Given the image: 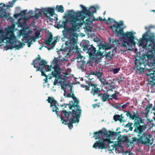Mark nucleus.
Instances as JSON below:
<instances>
[{
	"label": "nucleus",
	"instance_id": "nucleus-44",
	"mask_svg": "<svg viewBox=\"0 0 155 155\" xmlns=\"http://www.w3.org/2000/svg\"><path fill=\"white\" fill-rule=\"evenodd\" d=\"M40 35V32L38 31H36L35 33V35L36 38H38L39 37V36Z\"/></svg>",
	"mask_w": 155,
	"mask_h": 155
},
{
	"label": "nucleus",
	"instance_id": "nucleus-38",
	"mask_svg": "<svg viewBox=\"0 0 155 155\" xmlns=\"http://www.w3.org/2000/svg\"><path fill=\"white\" fill-rule=\"evenodd\" d=\"M120 123L124 122L126 121L127 119H125L124 118V117L123 116V114H121L120 115Z\"/></svg>",
	"mask_w": 155,
	"mask_h": 155
},
{
	"label": "nucleus",
	"instance_id": "nucleus-60",
	"mask_svg": "<svg viewBox=\"0 0 155 155\" xmlns=\"http://www.w3.org/2000/svg\"><path fill=\"white\" fill-rule=\"evenodd\" d=\"M118 80H119V81H118V83L120 84V81H123V80H122V78L121 77H120L119 79H118Z\"/></svg>",
	"mask_w": 155,
	"mask_h": 155
},
{
	"label": "nucleus",
	"instance_id": "nucleus-37",
	"mask_svg": "<svg viewBox=\"0 0 155 155\" xmlns=\"http://www.w3.org/2000/svg\"><path fill=\"white\" fill-rule=\"evenodd\" d=\"M117 94L115 93L114 94L111 96H110V100H112L114 99V100H117L118 99L117 98Z\"/></svg>",
	"mask_w": 155,
	"mask_h": 155
},
{
	"label": "nucleus",
	"instance_id": "nucleus-36",
	"mask_svg": "<svg viewBox=\"0 0 155 155\" xmlns=\"http://www.w3.org/2000/svg\"><path fill=\"white\" fill-rule=\"evenodd\" d=\"M119 40H117L116 39H112V41H110V43L112 42L113 45H114L115 44H119Z\"/></svg>",
	"mask_w": 155,
	"mask_h": 155
},
{
	"label": "nucleus",
	"instance_id": "nucleus-26",
	"mask_svg": "<svg viewBox=\"0 0 155 155\" xmlns=\"http://www.w3.org/2000/svg\"><path fill=\"white\" fill-rule=\"evenodd\" d=\"M91 74L93 75H95L97 77V78L99 79V78H101V77L103 74L102 72H94V71H91Z\"/></svg>",
	"mask_w": 155,
	"mask_h": 155
},
{
	"label": "nucleus",
	"instance_id": "nucleus-27",
	"mask_svg": "<svg viewBox=\"0 0 155 155\" xmlns=\"http://www.w3.org/2000/svg\"><path fill=\"white\" fill-rule=\"evenodd\" d=\"M53 39V35L51 33H50L49 36L48 40L45 41V42L46 44L48 45H51L52 44V41Z\"/></svg>",
	"mask_w": 155,
	"mask_h": 155
},
{
	"label": "nucleus",
	"instance_id": "nucleus-22",
	"mask_svg": "<svg viewBox=\"0 0 155 155\" xmlns=\"http://www.w3.org/2000/svg\"><path fill=\"white\" fill-rule=\"evenodd\" d=\"M2 5V7L0 6V18L6 17V10L3 8V7L6 6L5 4H0V5Z\"/></svg>",
	"mask_w": 155,
	"mask_h": 155
},
{
	"label": "nucleus",
	"instance_id": "nucleus-29",
	"mask_svg": "<svg viewBox=\"0 0 155 155\" xmlns=\"http://www.w3.org/2000/svg\"><path fill=\"white\" fill-rule=\"evenodd\" d=\"M55 9L58 12L61 13L64 12V8L62 5H57L56 6Z\"/></svg>",
	"mask_w": 155,
	"mask_h": 155
},
{
	"label": "nucleus",
	"instance_id": "nucleus-20",
	"mask_svg": "<svg viewBox=\"0 0 155 155\" xmlns=\"http://www.w3.org/2000/svg\"><path fill=\"white\" fill-rule=\"evenodd\" d=\"M54 9L52 8H48L42 9L41 11L44 12V14L47 16V13L50 14L51 16H52L54 14Z\"/></svg>",
	"mask_w": 155,
	"mask_h": 155
},
{
	"label": "nucleus",
	"instance_id": "nucleus-28",
	"mask_svg": "<svg viewBox=\"0 0 155 155\" xmlns=\"http://www.w3.org/2000/svg\"><path fill=\"white\" fill-rule=\"evenodd\" d=\"M85 24L86 26L84 28L85 30H86L87 31L91 32L92 27L91 26L90 23L86 22Z\"/></svg>",
	"mask_w": 155,
	"mask_h": 155
},
{
	"label": "nucleus",
	"instance_id": "nucleus-55",
	"mask_svg": "<svg viewBox=\"0 0 155 155\" xmlns=\"http://www.w3.org/2000/svg\"><path fill=\"white\" fill-rule=\"evenodd\" d=\"M71 97L73 99H74L76 98L75 97V95H74V94H71Z\"/></svg>",
	"mask_w": 155,
	"mask_h": 155
},
{
	"label": "nucleus",
	"instance_id": "nucleus-33",
	"mask_svg": "<svg viewBox=\"0 0 155 155\" xmlns=\"http://www.w3.org/2000/svg\"><path fill=\"white\" fill-rule=\"evenodd\" d=\"M120 115L119 114H116L114 116L113 119L115 121H119L120 122Z\"/></svg>",
	"mask_w": 155,
	"mask_h": 155
},
{
	"label": "nucleus",
	"instance_id": "nucleus-47",
	"mask_svg": "<svg viewBox=\"0 0 155 155\" xmlns=\"http://www.w3.org/2000/svg\"><path fill=\"white\" fill-rule=\"evenodd\" d=\"M152 107V104H149L147 106L146 108V109L147 111H149L150 110V109Z\"/></svg>",
	"mask_w": 155,
	"mask_h": 155
},
{
	"label": "nucleus",
	"instance_id": "nucleus-61",
	"mask_svg": "<svg viewBox=\"0 0 155 155\" xmlns=\"http://www.w3.org/2000/svg\"><path fill=\"white\" fill-rule=\"evenodd\" d=\"M67 92L65 91H64V95L65 96V97H66V96L67 94Z\"/></svg>",
	"mask_w": 155,
	"mask_h": 155
},
{
	"label": "nucleus",
	"instance_id": "nucleus-8",
	"mask_svg": "<svg viewBox=\"0 0 155 155\" xmlns=\"http://www.w3.org/2000/svg\"><path fill=\"white\" fill-rule=\"evenodd\" d=\"M4 31L0 28V44L6 40V43L12 44L16 42V38L14 35L13 31L9 28L5 35H3Z\"/></svg>",
	"mask_w": 155,
	"mask_h": 155
},
{
	"label": "nucleus",
	"instance_id": "nucleus-54",
	"mask_svg": "<svg viewBox=\"0 0 155 155\" xmlns=\"http://www.w3.org/2000/svg\"><path fill=\"white\" fill-rule=\"evenodd\" d=\"M70 103L69 104H64V105H65L64 108L66 107L67 106H68L69 107V108L70 109V106L71 105L70 104Z\"/></svg>",
	"mask_w": 155,
	"mask_h": 155
},
{
	"label": "nucleus",
	"instance_id": "nucleus-64",
	"mask_svg": "<svg viewBox=\"0 0 155 155\" xmlns=\"http://www.w3.org/2000/svg\"><path fill=\"white\" fill-rule=\"evenodd\" d=\"M98 38H94V41L95 42H98Z\"/></svg>",
	"mask_w": 155,
	"mask_h": 155
},
{
	"label": "nucleus",
	"instance_id": "nucleus-13",
	"mask_svg": "<svg viewBox=\"0 0 155 155\" xmlns=\"http://www.w3.org/2000/svg\"><path fill=\"white\" fill-rule=\"evenodd\" d=\"M86 82L90 86H91V89L90 91L91 93L93 96L97 95L98 96L101 93V88L98 87V85L93 83L91 81H87Z\"/></svg>",
	"mask_w": 155,
	"mask_h": 155
},
{
	"label": "nucleus",
	"instance_id": "nucleus-51",
	"mask_svg": "<svg viewBox=\"0 0 155 155\" xmlns=\"http://www.w3.org/2000/svg\"><path fill=\"white\" fill-rule=\"evenodd\" d=\"M86 90H88V91H89L90 90V88L91 87V86H90L88 84V86H86Z\"/></svg>",
	"mask_w": 155,
	"mask_h": 155
},
{
	"label": "nucleus",
	"instance_id": "nucleus-12",
	"mask_svg": "<svg viewBox=\"0 0 155 155\" xmlns=\"http://www.w3.org/2000/svg\"><path fill=\"white\" fill-rule=\"evenodd\" d=\"M152 136L147 132H144L140 136L139 139L141 144H148L151 142Z\"/></svg>",
	"mask_w": 155,
	"mask_h": 155
},
{
	"label": "nucleus",
	"instance_id": "nucleus-21",
	"mask_svg": "<svg viewBox=\"0 0 155 155\" xmlns=\"http://www.w3.org/2000/svg\"><path fill=\"white\" fill-rule=\"evenodd\" d=\"M99 97H101V99L103 102H105L107 101H109L110 100V95L107 92L104 93L103 94L101 93L98 95Z\"/></svg>",
	"mask_w": 155,
	"mask_h": 155
},
{
	"label": "nucleus",
	"instance_id": "nucleus-11",
	"mask_svg": "<svg viewBox=\"0 0 155 155\" xmlns=\"http://www.w3.org/2000/svg\"><path fill=\"white\" fill-rule=\"evenodd\" d=\"M62 112H63L65 117L66 118L68 119V120L70 119H75L77 115L81 116V114H79L77 111H75V110H72V111L67 112L66 110L63 109V110L62 111H60L59 113L61 114V117L62 116Z\"/></svg>",
	"mask_w": 155,
	"mask_h": 155
},
{
	"label": "nucleus",
	"instance_id": "nucleus-43",
	"mask_svg": "<svg viewBox=\"0 0 155 155\" xmlns=\"http://www.w3.org/2000/svg\"><path fill=\"white\" fill-rule=\"evenodd\" d=\"M120 70V68H114V69H113V70L114 73V74H116Z\"/></svg>",
	"mask_w": 155,
	"mask_h": 155
},
{
	"label": "nucleus",
	"instance_id": "nucleus-41",
	"mask_svg": "<svg viewBox=\"0 0 155 155\" xmlns=\"http://www.w3.org/2000/svg\"><path fill=\"white\" fill-rule=\"evenodd\" d=\"M147 120L148 121L147 122L148 124L149 122H150L152 124V126L151 127H153L154 126H155V125H154L153 123V120L152 119L151 120L150 119L147 118Z\"/></svg>",
	"mask_w": 155,
	"mask_h": 155
},
{
	"label": "nucleus",
	"instance_id": "nucleus-31",
	"mask_svg": "<svg viewBox=\"0 0 155 155\" xmlns=\"http://www.w3.org/2000/svg\"><path fill=\"white\" fill-rule=\"evenodd\" d=\"M99 80L101 84L104 85H107L109 84L108 82L104 78H99Z\"/></svg>",
	"mask_w": 155,
	"mask_h": 155
},
{
	"label": "nucleus",
	"instance_id": "nucleus-1",
	"mask_svg": "<svg viewBox=\"0 0 155 155\" xmlns=\"http://www.w3.org/2000/svg\"><path fill=\"white\" fill-rule=\"evenodd\" d=\"M80 27L81 26L78 23L76 24L74 21L71 22L68 18L65 21H62L61 24L59 23L57 25L58 28H64V30L62 31L64 37L69 40L65 43L67 47L64 49V52L68 51L65 56L67 58L69 57L73 53H79L80 49L77 46V39L74 37L76 36V32L79 29Z\"/></svg>",
	"mask_w": 155,
	"mask_h": 155
},
{
	"label": "nucleus",
	"instance_id": "nucleus-32",
	"mask_svg": "<svg viewBox=\"0 0 155 155\" xmlns=\"http://www.w3.org/2000/svg\"><path fill=\"white\" fill-rule=\"evenodd\" d=\"M133 124L132 122L128 123L125 126V127H128L129 130L132 131L133 130V127L132 126Z\"/></svg>",
	"mask_w": 155,
	"mask_h": 155
},
{
	"label": "nucleus",
	"instance_id": "nucleus-46",
	"mask_svg": "<svg viewBox=\"0 0 155 155\" xmlns=\"http://www.w3.org/2000/svg\"><path fill=\"white\" fill-rule=\"evenodd\" d=\"M144 41V40L141 39V40H140L139 41V45L140 46H142L143 45Z\"/></svg>",
	"mask_w": 155,
	"mask_h": 155
},
{
	"label": "nucleus",
	"instance_id": "nucleus-57",
	"mask_svg": "<svg viewBox=\"0 0 155 155\" xmlns=\"http://www.w3.org/2000/svg\"><path fill=\"white\" fill-rule=\"evenodd\" d=\"M110 88H109V89H108V90H107L106 92L107 93V92L109 91H113V89L112 87H110Z\"/></svg>",
	"mask_w": 155,
	"mask_h": 155
},
{
	"label": "nucleus",
	"instance_id": "nucleus-19",
	"mask_svg": "<svg viewBox=\"0 0 155 155\" xmlns=\"http://www.w3.org/2000/svg\"><path fill=\"white\" fill-rule=\"evenodd\" d=\"M21 34L23 35H24L23 38L22 39V41L25 43H28V47H30L31 44L32 42L31 41H30V40L28 39V34L27 33L25 32V31L24 30H23L21 31Z\"/></svg>",
	"mask_w": 155,
	"mask_h": 155
},
{
	"label": "nucleus",
	"instance_id": "nucleus-15",
	"mask_svg": "<svg viewBox=\"0 0 155 155\" xmlns=\"http://www.w3.org/2000/svg\"><path fill=\"white\" fill-rule=\"evenodd\" d=\"M61 61V60L59 59L58 58H55L53 60L52 62L53 64H55L54 67L53 68L54 69L53 71L51 73V75L54 77H56L59 74V69L58 67Z\"/></svg>",
	"mask_w": 155,
	"mask_h": 155
},
{
	"label": "nucleus",
	"instance_id": "nucleus-59",
	"mask_svg": "<svg viewBox=\"0 0 155 155\" xmlns=\"http://www.w3.org/2000/svg\"><path fill=\"white\" fill-rule=\"evenodd\" d=\"M71 93H69L68 95H67L66 97H71Z\"/></svg>",
	"mask_w": 155,
	"mask_h": 155
},
{
	"label": "nucleus",
	"instance_id": "nucleus-39",
	"mask_svg": "<svg viewBox=\"0 0 155 155\" xmlns=\"http://www.w3.org/2000/svg\"><path fill=\"white\" fill-rule=\"evenodd\" d=\"M130 104V103L129 102H127L125 104L121 106V105L122 104H120V106L123 109L125 108L128 106Z\"/></svg>",
	"mask_w": 155,
	"mask_h": 155
},
{
	"label": "nucleus",
	"instance_id": "nucleus-56",
	"mask_svg": "<svg viewBox=\"0 0 155 155\" xmlns=\"http://www.w3.org/2000/svg\"><path fill=\"white\" fill-rule=\"evenodd\" d=\"M147 57L148 59H149L150 58H152V56L151 55H147Z\"/></svg>",
	"mask_w": 155,
	"mask_h": 155
},
{
	"label": "nucleus",
	"instance_id": "nucleus-25",
	"mask_svg": "<svg viewBox=\"0 0 155 155\" xmlns=\"http://www.w3.org/2000/svg\"><path fill=\"white\" fill-rule=\"evenodd\" d=\"M88 61L86 62L85 60H82L81 61L78 65V68L81 69L82 71L85 69V66L88 63Z\"/></svg>",
	"mask_w": 155,
	"mask_h": 155
},
{
	"label": "nucleus",
	"instance_id": "nucleus-14",
	"mask_svg": "<svg viewBox=\"0 0 155 155\" xmlns=\"http://www.w3.org/2000/svg\"><path fill=\"white\" fill-rule=\"evenodd\" d=\"M80 117V116H79L78 115H77L76 117L74 119H70L69 120H68L69 123H67L68 121V120H65L64 119L63 117L62 116H61L60 117L61 120L62 121V123L66 125L67 124L68 125L69 128L70 130L72 129L73 127V123H78L79 121V118Z\"/></svg>",
	"mask_w": 155,
	"mask_h": 155
},
{
	"label": "nucleus",
	"instance_id": "nucleus-45",
	"mask_svg": "<svg viewBox=\"0 0 155 155\" xmlns=\"http://www.w3.org/2000/svg\"><path fill=\"white\" fill-rule=\"evenodd\" d=\"M27 10H24L23 11H22L21 12L19 13L20 14V15L23 16L25 15L26 14Z\"/></svg>",
	"mask_w": 155,
	"mask_h": 155
},
{
	"label": "nucleus",
	"instance_id": "nucleus-58",
	"mask_svg": "<svg viewBox=\"0 0 155 155\" xmlns=\"http://www.w3.org/2000/svg\"><path fill=\"white\" fill-rule=\"evenodd\" d=\"M110 87H112L113 89H114L116 88V86L115 85H110Z\"/></svg>",
	"mask_w": 155,
	"mask_h": 155
},
{
	"label": "nucleus",
	"instance_id": "nucleus-42",
	"mask_svg": "<svg viewBox=\"0 0 155 155\" xmlns=\"http://www.w3.org/2000/svg\"><path fill=\"white\" fill-rule=\"evenodd\" d=\"M110 135L113 136L115 135V134H117V135H119L121 133V131H119L118 132H112L110 131Z\"/></svg>",
	"mask_w": 155,
	"mask_h": 155
},
{
	"label": "nucleus",
	"instance_id": "nucleus-18",
	"mask_svg": "<svg viewBox=\"0 0 155 155\" xmlns=\"http://www.w3.org/2000/svg\"><path fill=\"white\" fill-rule=\"evenodd\" d=\"M111 146L112 147V149L110 148V149L111 150L114 149L117 153H120L123 149V146L121 145V144L119 143H116L111 145Z\"/></svg>",
	"mask_w": 155,
	"mask_h": 155
},
{
	"label": "nucleus",
	"instance_id": "nucleus-4",
	"mask_svg": "<svg viewBox=\"0 0 155 155\" xmlns=\"http://www.w3.org/2000/svg\"><path fill=\"white\" fill-rule=\"evenodd\" d=\"M124 112H126V115L130 120H134V135H136L137 137H139L144 132L147 128V125H140V124L143 123V122L142 119L138 114L137 111L131 113V111L125 110Z\"/></svg>",
	"mask_w": 155,
	"mask_h": 155
},
{
	"label": "nucleus",
	"instance_id": "nucleus-6",
	"mask_svg": "<svg viewBox=\"0 0 155 155\" xmlns=\"http://www.w3.org/2000/svg\"><path fill=\"white\" fill-rule=\"evenodd\" d=\"M83 50L88 53L90 58L93 61H96V57H101L104 53L102 52L97 51L96 48L93 46V45H90V42L87 40L83 41L81 43Z\"/></svg>",
	"mask_w": 155,
	"mask_h": 155
},
{
	"label": "nucleus",
	"instance_id": "nucleus-9",
	"mask_svg": "<svg viewBox=\"0 0 155 155\" xmlns=\"http://www.w3.org/2000/svg\"><path fill=\"white\" fill-rule=\"evenodd\" d=\"M146 74L148 77L149 83L151 85L150 88L155 90V67L149 69Z\"/></svg>",
	"mask_w": 155,
	"mask_h": 155
},
{
	"label": "nucleus",
	"instance_id": "nucleus-63",
	"mask_svg": "<svg viewBox=\"0 0 155 155\" xmlns=\"http://www.w3.org/2000/svg\"><path fill=\"white\" fill-rule=\"evenodd\" d=\"M153 48L154 50V52L155 53V42L153 46Z\"/></svg>",
	"mask_w": 155,
	"mask_h": 155
},
{
	"label": "nucleus",
	"instance_id": "nucleus-48",
	"mask_svg": "<svg viewBox=\"0 0 155 155\" xmlns=\"http://www.w3.org/2000/svg\"><path fill=\"white\" fill-rule=\"evenodd\" d=\"M107 21L109 22L110 23H113V22H114V23H116V22L113 19L110 18H109Z\"/></svg>",
	"mask_w": 155,
	"mask_h": 155
},
{
	"label": "nucleus",
	"instance_id": "nucleus-16",
	"mask_svg": "<svg viewBox=\"0 0 155 155\" xmlns=\"http://www.w3.org/2000/svg\"><path fill=\"white\" fill-rule=\"evenodd\" d=\"M48 102L50 103V107H52V111L53 112H55L57 116H60L58 113L59 109L57 107L56 104L57 103V101L55 100L53 98L48 97L47 100Z\"/></svg>",
	"mask_w": 155,
	"mask_h": 155
},
{
	"label": "nucleus",
	"instance_id": "nucleus-17",
	"mask_svg": "<svg viewBox=\"0 0 155 155\" xmlns=\"http://www.w3.org/2000/svg\"><path fill=\"white\" fill-rule=\"evenodd\" d=\"M74 103H73V101H71V102L72 103V104L70 106V109L71 110L72 108H74L75 111H77L79 114H81V109L80 106L79 105V101L77 98H76L74 99Z\"/></svg>",
	"mask_w": 155,
	"mask_h": 155
},
{
	"label": "nucleus",
	"instance_id": "nucleus-35",
	"mask_svg": "<svg viewBox=\"0 0 155 155\" xmlns=\"http://www.w3.org/2000/svg\"><path fill=\"white\" fill-rule=\"evenodd\" d=\"M42 15L41 13V12L39 11L37 13H36L34 16V17L36 19H38Z\"/></svg>",
	"mask_w": 155,
	"mask_h": 155
},
{
	"label": "nucleus",
	"instance_id": "nucleus-23",
	"mask_svg": "<svg viewBox=\"0 0 155 155\" xmlns=\"http://www.w3.org/2000/svg\"><path fill=\"white\" fill-rule=\"evenodd\" d=\"M23 44L22 43L19 42V45H8L6 46L7 49H12L14 48H15L17 49H19L22 48L23 46Z\"/></svg>",
	"mask_w": 155,
	"mask_h": 155
},
{
	"label": "nucleus",
	"instance_id": "nucleus-50",
	"mask_svg": "<svg viewBox=\"0 0 155 155\" xmlns=\"http://www.w3.org/2000/svg\"><path fill=\"white\" fill-rule=\"evenodd\" d=\"M45 47L47 48V49L48 50H51V49H53L54 48V46H50L49 47L48 46H45Z\"/></svg>",
	"mask_w": 155,
	"mask_h": 155
},
{
	"label": "nucleus",
	"instance_id": "nucleus-2",
	"mask_svg": "<svg viewBox=\"0 0 155 155\" xmlns=\"http://www.w3.org/2000/svg\"><path fill=\"white\" fill-rule=\"evenodd\" d=\"M117 24H114L110 27L111 30L115 32L116 35L117 36H121V39H123L120 46L124 48L129 47L131 44L134 43V36L132 32H127L124 33L123 28L121 27L124 25L123 22L122 21L119 22H116Z\"/></svg>",
	"mask_w": 155,
	"mask_h": 155
},
{
	"label": "nucleus",
	"instance_id": "nucleus-53",
	"mask_svg": "<svg viewBox=\"0 0 155 155\" xmlns=\"http://www.w3.org/2000/svg\"><path fill=\"white\" fill-rule=\"evenodd\" d=\"M142 46L143 48L144 49H146L147 47V44H143V45Z\"/></svg>",
	"mask_w": 155,
	"mask_h": 155
},
{
	"label": "nucleus",
	"instance_id": "nucleus-10",
	"mask_svg": "<svg viewBox=\"0 0 155 155\" xmlns=\"http://www.w3.org/2000/svg\"><path fill=\"white\" fill-rule=\"evenodd\" d=\"M146 57H147V55H144L142 57L141 59H136L135 61V64L137 70L138 71L140 72L144 71L145 67L144 61H146Z\"/></svg>",
	"mask_w": 155,
	"mask_h": 155
},
{
	"label": "nucleus",
	"instance_id": "nucleus-5",
	"mask_svg": "<svg viewBox=\"0 0 155 155\" xmlns=\"http://www.w3.org/2000/svg\"><path fill=\"white\" fill-rule=\"evenodd\" d=\"M93 134H94L93 137H95V139L96 140L98 139L99 140L95 143L93 146V147L96 149H106L107 146L109 144L110 140L107 138H101V137L103 135L107 137L109 136V134L107 131L105 130L104 131L103 130H101L95 132Z\"/></svg>",
	"mask_w": 155,
	"mask_h": 155
},
{
	"label": "nucleus",
	"instance_id": "nucleus-49",
	"mask_svg": "<svg viewBox=\"0 0 155 155\" xmlns=\"http://www.w3.org/2000/svg\"><path fill=\"white\" fill-rule=\"evenodd\" d=\"M20 15V14L19 13L15 14L14 15L13 17L15 18H17L18 17H19Z\"/></svg>",
	"mask_w": 155,
	"mask_h": 155
},
{
	"label": "nucleus",
	"instance_id": "nucleus-40",
	"mask_svg": "<svg viewBox=\"0 0 155 155\" xmlns=\"http://www.w3.org/2000/svg\"><path fill=\"white\" fill-rule=\"evenodd\" d=\"M146 33L144 34L142 36V38L141 39L144 40V41H148V39L146 38Z\"/></svg>",
	"mask_w": 155,
	"mask_h": 155
},
{
	"label": "nucleus",
	"instance_id": "nucleus-7",
	"mask_svg": "<svg viewBox=\"0 0 155 155\" xmlns=\"http://www.w3.org/2000/svg\"><path fill=\"white\" fill-rule=\"evenodd\" d=\"M47 63V62L45 60L43 59H41L40 55L38 54V58L33 60L32 64L34 65V68L37 69L36 71H41L42 76H45L47 78V75L45 73L48 71L50 69L46 68Z\"/></svg>",
	"mask_w": 155,
	"mask_h": 155
},
{
	"label": "nucleus",
	"instance_id": "nucleus-52",
	"mask_svg": "<svg viewBox=\"0 0 155 155\" xmlns=\"http://www.w3.org/2000/svg\"><path fill=\"white\" fill-rule=\"evenodd\" d=\"M58 83V80L56 78L55 79L54 81V85H56Z\"/></svg>",
	"mask_w": 155,
	"mask_h": 155
},
{
	"label": "nucleus",
	"instance_id": "nucleus-62",
	"mask_svg": "<svg viewBox=\"0 0 155 155\" xmlns=\"http://www.w3.org/2000/svg\"><path fill=\"white\" fill-rule=\"evenodd\" d=\"M97 105L96 104H92V106L94 108H95L96 107H97Z\"/></svg>",
	"mask_w": 155,
	"mask_h": 155
},
{
	"label": "nucleus",
	"instance_id": "nucleus-34",
	"mask_svg": "<svg viewBox=\"0 0 155 155\" xmlns=\"http://www.w3.org/2000/svg\"><path fill=\"white\" fill-rule=\"evenodd\" d=\"M132 142H130V143L131 144H133L134 142H137V143H141L140 140H139V137H138V138L137 137H133L132 138Z\"/></svg>",
	"mask_w": 155,
	"mask_h": 155
},
{
	"label": "nucleus",
	"instance_id": "nucleus-3",
	"mask_svg": "<svg viewBox=\"0 0 155 155\" xmlns=\"http://www.w3.org/2000/svg\"><path fill=\"white\" fill-rule=\"evenodd\" d=\"M80 6L82 8V11L76 12L73 10L70 11L68 19L71 22L74 21L76 24L78 23L81 26L82 25V22H84V19L85 17L84 15L90 16L96 12V9L94 6L91 7L88 10L82 5H80Z\"/></svg>",
	"mask_w": 155,
	"mask_h": 155
},
{
	"label": "nucleus",
	"instance_id": "nucleus-30",
	"mask_svg": "<svg viewBox=\"0 0 155 155\" xmlns=\"http://www.w3.org/2000/svg\"><path fill=\"white\" fill-rule=\"evenodd\" d=\"M98 46H99V49L98 50V51H99L101 52L100 51L101 49L103 50H105L107 49L108 48L107 46L104 44H101L100 45H98Z\"/></svg>",
	"mask_w": 155,
	"mask_h": 155
},
{
	"label": "nucleus",
	"instance_id": "nucleus-24",
	"mask_svg": "<svg viewBox=\"0 0 155 155\" xmlns=\"http://www.w3.org/2000/svg\"><path fill=\"white\" fill-rule=\"evenodd\" d=\"M115 51L114 50L109 51L107 52H106L105 55L106 57L109 60H110L115 55Z\"/></svg>",
	"mask_w": 155,
	"mask_h": 155
}]
</instances>
